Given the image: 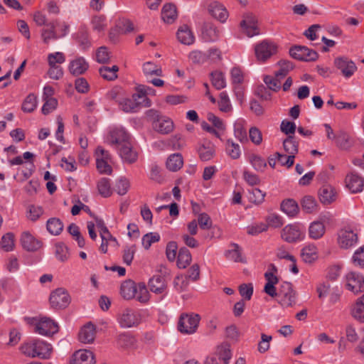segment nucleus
Returning <instances> with one entry per match:
<instances>
[{
	"mask_svg": "<svg viewBox=\"0 0 364 364\" xmlns=\"http://www.w3.org/2000/svg\"><path fill=\"white\" fill-rule=\"evenodd\" d=\"M200 316L195 313H183L180 315L177 328L184 335H191L197 331Z\"/></svg>",
	"mask_w": 364,
	"mask_h": 364,
	"instance_id": "nucleus-1",
	"label": "nucleus"
},
{
	"mask_svg": "<svg viewBox=\"0 0 364 364\" xmlns=\"http://www.w3.org/2000/svg\"><path fill=\"white\" fill-rule=\"evenodd\" d=\"M275 297L279 298V304L284 307L292 306L296 303V292L290 282H283Z\"/></svg>",
	"mask_w": 364,
	"mask_h": 364,
	"instance_id": "nucleus-2",
	"label": "nucleus"
},
{
	"mask_svg": "<svg viewBox=\"0 0 364 364\" xmlns=\"http://www.w3.org/2000/svg\"><path fill=\"white\" fill-rule=\"evenodd\" d=\"M277 52V45L267 40L262 41L255 46V56L259 62H265Z\"/></svg>",
	"mask_w": 364,
	"mask_h": 364,
	"instance_id": "nucleus-3",
	"label": "nucleus"
},
{
	"mask_svg": "<svg viewBox=\"0 0 364 364\" xmlns=\"http://www.w3.org/2000/svg\"><path fill=\"white\" fill-rule=\"evenodd\" d=\"M278 269L274 264H270L268 270L264 273V278L267 281L264 291L272 298H275L277 295V289L275 284L279 282V278L276 275Z\"/></svg>",
	"mask_w": 364,
	"mask_h": 364,
	"instance_id": "nucleus-4",
	"label": "nucleus"
},
{
	"mask_svg": "<svg viewBox=\"0 0 364 364\" xmlns=\"http://www.w3.org/2000/svg\"><path fill=\"white\" fill-rule=\"evenodd\" d=\"M358 240V233L349 227L340 230L338 233V244L342 249L347 250L352 247Z\"/></svg>",
	"mask_w": 364,
	"mask_h": 364,
	"instance_id": "nucleus-5",
	"label": "nucleus"
},
{
	"mask_svg": "<svg viewBox=\"0 0 364 364\" xmlns=\"http://www.w3.org/2000/svg\"><path fill=\"white\" fill-rule=\"evenodd\" d=\"M49 301L53 309H63L69 305L70 297L64 289L58 288L51 292Z\"/></svg>",
	"mask_w": 364,
	"mask_h": 364,
	"instance_id": "nucleus-6",
	"label": "nucleus"
},
{
	"mask_svg": "<svg viewBox=\"0 0 364 364\" xmlns=\"http://www.w3.org/2000/svg\"><path fill=\"white\" fill-rule=\"evenodd\" d=\"M345 279L347 289L355 294L364 291V277L362 274L351 271L346 274Z\"/></svg>",
	"mask_w": 364,
	"mask_h": 364,
	"instance_id": "nucleus-7",
	"label": "nucleus"
},
{
	"mask_svg": "<svg viewBox=\"0 0 364 364\" xmlns=\"http://www.w3.org/2000/svg\"><path fill=\"white\" fill-rule=\"evenodd\" d=\"M289 54L292 58L302 61H315L318 57L315 50L301 46H295L290 48Z\"/></svg>",
	"mask_w": 364,
	"mask_h": 364,
	"instance_id": "nucleus-8",
	"label": "nucleus"
},
{
	"mask_svg": "<svg viewBox=\"0 0 364 364\" xmlns=\"http://www.w3.org/2000/svg\"><path fill=\"white\" fill-rule=\"evenodd\" d=\"M58 330L59 326L58 323L47 317L41 318L35 326V332L46 336L56 333Z\"/></svg>",
	"mask_w": 364,
	"mask_h": 364,
	"instance_id": "nucleus-9",
	"label": "nucleus"
},
{
	"mask_svg": "<svg viewBox=\"0 0 364 364\" xmlns=\"http://www.w3.org/2000/svg\"><path fill=\"white\" fill-rule=\"evenodd\" d=\"M107 141L109 144L115 145L118 149L130 143L129 134L122 128L112 129L109 132Z\"/></svg>",
	"mask_w": 364,
	"mask_h": 364,
	"instance_id": "nucleus-10",
	"label": "nucleus"
},
{
	"mask_svg": "<svg viewBox=\"0 0 364 364\" xmlns=\"http://www.w3.org/2000/svg\"><path fill=\"white\" fill-rule=\"evenodd\" d=\"M334 65L346 77H351L357 70L355 63L346 57L336 58L334 60Z\"/></svg>",
	"mask_w": 364,
	"mask_h": 364,
	"instance_id": "nucleus-11",
	"label": "nucleus"
},
{
	"mask_svg": "<svg viewBox=\"0 0 364 364\" xmlns=\"http://www.w3.org/2000/svg\"><path fill=\"white\" fill-rule=\"evenodd\" d=\"M320 219L321 220L311 223L309 228V237L314 240L320 239L323 236L326 232V228L323 223L330 220V215H321Z\"/></svg>",
	"mask_w": 364,
	"mask_h": 364,
	"instance_id": "nucleus-12",
	"label": "nucleus"
},
{
	"mask_svg": "<svg viewBox=\"0 0 364 364\" xmlns=\"http://www.w3.org/2000/svg\"><path fill=\"white\" fill-rule=\"evenodd\" d=\"M199 158L203 161H210L215 153V146L210 140L203 139L197 149Z\"/></svg>",
	"mask_w": 364,
	"mask_h": 364,
	"instance_id": "nucleus-13",
	"label": "nucleus"
},
{
	"mask_svg": "<svg viewBox=\"0 0 364 364\" xmlns=\"http://www.w3.org/2000/svg\"><path fill=\"white\" fill-rule=\"evenodd\" d=\"M240 27L248 37H252L259 34L257 19L252 14H247L244 16V19L240 22Z\"/></svg>",
	"mask_w": 364,
	"mask_h": 364,
	"instance_id": "nucleus-14",
	"label": "nucleus"
},
{
	"mask_svg": "<svg viewBox=\"0 0 364 364\" xmlns=\"http://www.w3.org/2000/svg\"><path fill=\"white\" fill-rule=\"evenodd\" d=\"M70 364H95L94 354L88 350H78L73 354Z\"/></svg>",
	"mask_w": 364,
	"mask_h": 364,
	"instance_id": "nucleus-15",
	"label": "nucleus"
},
{
	"mask_svg": "<svg viewBox=\"0 0 364 364\" xmlns=\"http://www.w3.org/2000/svg\"><path fill=\"white\" fill-rule=\"evenodd\" d=\"M89 68V64L83 57H77L72 60L68 65L70 74L75 76L83 75Z\"/></svg>",
	"mask_w": 364,
	"mask_h": 364,
	"instance_id": "nucleus-16",
	"label": "nucleus"
},
{
	"mask_svg": "<svg viewBox=\"0 0 364 364\" xmlns=\"http://www.w3.org/2000/svg\"><path fill=\"white\" fill-rule=\"evenodd\" d=\"M346 187L352 193L361 192L364 187V179L358 173H351L346 177Z\"/></svg>",
	"mask_w": 364,
	"mask_h": 364,
	"instance_id": "nucleus-17",
	"label": "nucleus"
},
{
	"mask_svg": "<svg viewBox=\"0 0 364 364\" xmlns=\"http://www.w3.org/2000/svg\"><path fill=\"white\" fill-rule=\"evenodd\" d=\"M138 94H134L132 98H124L119 102L120 108L126 112H136L139 107L142 105V102L139 100Z\"/></svg>",
	"mask_w": 364,
	"mask_h": 364,
	"instance_id": "nucleus-18",
	"label": "nucleus"
},
{
	"mask_svg": "<svg viewBox=\"0 0 364 364\" xmlns=\"http://www.w3.org/2000/svg\"><path fill=\"white\" fill-rule=\"evenodd\" d=\"M23 248L28 252H34L41 248L42 243L35 238L30 232H24L21 237Z\"/></svg>",
	"mask_w": 364,
	"mask_h": 364,
	"instance_id": "nucleus-19",
	"label": "nucleus"
},
{
	"mask_svg": "<svg viewBox=\"0 0 364 364\" xmlns=\"http://www.w3.org/2000/svg\"><path fill=\"white\" fill-rule=\"evenodd\" d=\"M281 236L287 242H295L301 239V232L297 226L289 225L282 229Z\"/></svg>",
	"mask_w": 364,
	"mask_h": 364,
	"instance_id": "nucleus-20",
	"label": "nucleus"
},
{
	"mask_svg": "<svg viewBox=\"0 0 364 364\" xmlns=\"http://www.w3.org/2000/svg\"><path fill=\"white\" fill-rule=\"evenodd\" d=\"M118 321L122 327L130 328L137 325L139 319L133 310L127 309L119 316Z\"/></svg>",
	"mask_w": 364,
	"mask_h": 364,
	"instance_id": "nucleus-21",
	"label": "nucleus"
},
{
	"mask_svg": "<svg viewBox=\"0 0 364 364\" xmlns=\"http://www.w3.org/2000/svg\"><path fill=\"white\" fill-rule=\"evenodd\" d=\"M56 25H58L57 20L49 23L48 28L41 30V36L45 44H49L51 40L55 41L59 38L58 33L55 29Z\"/></svg>",
	"mask_w": 364,
	"mask_h": 364,
	"instance_id": "nucleus-22",
	"label": "nucleus"
},
{
	"mask_svg": "<svg viewBox=\"0 0 364 364\" xmlns=\"http://www.w3.org/2000/svg\"><path fill=\"white\" fill-rule=\"evenodd\" d=\"M95 325L89 322L80 329L78 334L79 340L84 343H90L95 340Z\"/></svg>",
	"mask_w": 364,
	"mask_h": 364,
	"instance_id": "nucleus-23",
	"label": "nucleus"
},
{
	"mask_svg": "<svg viewBox=\"0 0 364 364\" xmlns=\"http://www.w3.org/2000/svg\"><path fill=\"white\" fill-rule=\"evenodd\" d=\"M119 153L122 159L125 163L133 164L136 162L138 159V153L132 148L130 143L126 144L119 148Z\"/></svg>",
	"mask_w": 364,
	"mask_h": 364,
	"instance_id": "nucleus-24",
	"label": "nucleus"
},
{
	"mask_svg": "<svg viewBox=\"0 0 364 364\" xmlns=\"http://www.w3.org/2000/svg\"><path fill=\"white\" fill-rule=\"evenodd\" d=\"M213 356H215L223 364H228L232 357L230 344L228 343H223L219 345L217 347Z\"/></svg>",
	"mask_w": 364,
	"mask_h": 364,
	"instance_id": "nucleus-25",
	"label": "nucleus"
},
{
	"mask_svg": "<svg viewBox=\"0 0 364 364\" xmlns=\"http://www.w3.org/2000/svg\"><path fill=\"white\" fill-rule=\"evenodd\" d=\"M35 340V348L36 349V354L38 358H40L41 359H48L51 353L53 352V347L52 346L42 340L39 339H34Z\"/></svg>",
	"mask_w": 364,
	"mask_h": 364,
	"instance_id": "nucleus-26",
	"label": "nucleus"
},
{
	"mask_svg": "<svg viewBox=\"0 0 364 364\" xmlns=\"http://www.w3.org/2000/svg\"><path fill=\"white\" fill-rule=\"evenodd\" d=\"M320 201L323 204H330L336 200V193L331 185H323L318 191Z\"/></svg>",
	"mask_w": 364,
	"mask_h": 364,
	"instance_id": "nucleus-27",
	"label": "nucleus"
},
{
	"mask_svg": "<svg viewBox=\"0 0 364 364\" xmlns=\"http://www.w3.org/2000/svg\"><path fill=\"white\" fill-rule=\"evenodd\" d=\"M153 128L159 133L167 134L173 131V122L170 118L162 116L153 124Z\"/></svg>",
	"mask_w": 364,
	"mask_h": 364,
	"instance_id": "nucleus-28",
	"label": "nucleus"
},
{
	"mask_svg": "<svg viewBox=\"0 0 364 364\" xmlns=\"http://www.w3.org/2000/svg\"><path fill=\"white\" fill-rule=\"evenodd\" d=\"M209 13L215 18L223 23L228 17V13L226 9L218 2H213L208 6Z\"/></svg>",
	"mask_w": 364,
	"mask_h": 364,
	"instance_id": "nucleus-29",
	"label": "nucleus"
},
{
	"mask_svg": "<svg viewBox=\"0 0 364 364\" xmlns=\"http://www.w3.org/2000/svg\"><path fill=\"white\" fill-rule=\"evenodd\" d=\"M178 14L176 7L173 4H166L161 10V18L167 23H172L177 18Z\"/></svg>",
	"mask_w": 364,
	"mask_h": 364,
	"instance_id": "nucleus-30",
	"label": "nucleus"
},
{
	"mask_svg": "<svg viewBox=\"0 0 364 364\" xmlns=\"http://www.w3.org/2000/svg\"><path fill=\"white\" fill-rule=\"evenodd\" d=\"M178 41L185 45H191L195 41L194 36L187 25L181 26L176 33Z\"/></svg>",
	"mask_w": 364,
	"mask_h": 364,
	"instance_id": "nucleus-31",
	"label": "nucleus"
},
{
	"mask_svg": "<svg viewBox=\"0 0 364 364\" xmlns=\"http://www.w3.org/2000/svg\"><path fill=\"white\" fill-rule=\"evenodd\" d=\"M219 30L210 23H206L203 25L202 29V36L205 41H215L219 37Z\"/></svg>",
	"mask_w": 364,
	"mask_h": 364,
	"instance_id": "nucleus-32",
	"label": "nucleus"
},
{
	"mask_svg": "<svg viewBox=\"0 0 364 364\" xmlns=\"http://www.w3.org/2000/svg\"><path fill=\"white\" fill-rule=\"evenodd\" d=\"M136 286L135 283L129 279L126 280L121 284L120 294L125 299H131L136 295Z\"/></svg>",
	"mask_w": 364,
	"mask_h": 364,
	"instance_id": "nucleus-33",
	"label": "nucleus"
},
{
	"mask_svg": "<svg viewBox=\"0 0 364 364\" xmlns=\"http://www.w3.org/2000/svg\"><path fill=\"white\" fill-rule=\"evenodd\" d=\"M149 286L152 292L161 294L166 288V283L164 277L156 275L149 279Z\"/></svg>",
	"mask_w": 364,
	"mask_h": 364,
	"instance_id": "nucleus-34",
	"label": "nucleus"
},
{
	"mask_svg": "<svg viewBox=\"0 0 364 364\" xmlns=\"http://www.w3.org/2000/svg\"><path fill=\"white\" fill-rule=\"evenodd\" d=\"M231 249L225 252V257L235 262L245 263V259L242 256V250L240 247L236 244L232 243L230 245Z\"/></svg>",
	"mask_w": 364,
	"mask_h": 364,
	"instance_id": "nucleus-35",
	"label": "nucleus"
},
{
	"mask_svg": "<svg viewBox=\"0 0 364 364\" xmlns=\"http://www.w3.org/2000/svg\"><path fill=\"white\" fill-rule=\"evenodd\" d=\"M301 257L306 263H311L318 258V250L314 245H309L301 250Z\"/></svg>",
	"mask_w": 364,
	"mask_h": 364,
	"instance_id": "nucleus-36",
	"label": "nucleus"
},
{
	"mask_svg": "<svg viewBox=\"0 0 364 364\" xmlns=\"http://www.w3.org/2000/svg\"><path fill=\"white\" fill-rule=\"evenodd\" d=\"M166 167L171 171L180 170L183 164V156L181 154H173L169 156L166 161Z\"/></svg>",
	"mask_w": 364,
	"mask_h": 364,
	"instance_id": "nucleus-37",
	"label": "nucleus"
},
{
	"mask_svg": "<svg viewBox=\"0 0 364 364\" xmlns=\"http://www.w3.org/2000/svg\"><path fill=\"white\" fill-rule=\"evenodd\" d=\"M156 91L148 86L139 85L137 87V92L139 95V100L142 102L144 107H150L151 100L146 97V95H155Z\"/></svg>",
	"mask_w": 364,
	"mask_h": 364,
	"instance_id": "nucleus-38",
	"label": "nucleus"
},
{
	"mask_svg": "<svg viewBox=\"0 0 364 364\" xmlns=\"http://www.w3.org/2000/svg\"><path fill=\"white\" fill-rule=\"evenodd\" d=\"M352 316L361 323H364V294L357 299L351 310Z\"/></svg>",
	"mask_w": 364,
	"mask_h": 364,
	"instance_id": "nucleus-39",
	"label": "nucleus"
},
{
	"mask_svg": "<svg viewBox=\"0 0 364 364\" xmlns=\"http://www.w3.org/2000/svg\"><path fill=\"white\" fill-rule=\"evenodd\" d=\"M282 210L290 217H294L299 213V208L297 203L293 199H287L281 203Z\"/></svg>",
	"mask_w": 364,
	"mask_h": 364,
	"instance_id": "nucleus-40",
	"label": "nucleus"
},
{
	"mask_svg": "<svg viewBox=\"0 0 364 364\" xmlns=\"http://www.w3.org/2000/svg\"><path fill=\"white\" fill-rule=\"evenodd\" d=\"M283 147L288 155H295L299 151V143L294 136H289L283 141Z\"/></svg>",
	"mask_w": 364,
	"mask_h": 364,
	"instance_id": "nucleus-41",
	"label": "nucleus"
},
{
	"mask_svg": "<svg viewBox=\"0 0 364 364\" xmlns=\"http://www.w3.org/2000/svg\"><path fill=\"white\" fill-rule=\"evenodd\" d=\"M192 260V257L190 251L186 248L182 247L179 250L178 259H177V266L180 269H185L188 267Z\"/></svg>",
	"mask_w": 364,
	"mask_h": 364,
	"instance_id": "nucleus-42",
	"label": "nucleus"
},
{
	"mask_svg": "<svg viewBox=\"0 0 364 364\" xmlns=\"http://www.w3.org/2000/svg\"><path fill=\"white\" fill-rule=\"evenodd\" d=\"M46 228L51 235H58L63 230V223L59 218H51L47 221Z\"/></svg>",
	"mask_w": 364,
	"mask_h": 364,
	"instance_id": "nucleus-43",
	"label": "nucleus"
},
{
	"mask_svg": "<svg viewBox=\"0 0 364 364\" xmlns=\"http://www.w3.org/2000/svg\"><path fill=\"white\" fill-rule=\"evenodd\" d=\"M97 188L99 193L104 198H108L112 193L109 178H101L97 181Z\"/></svg>",
	"mask_w": 364,
	"mask_h": 364,
	"instance_id": "nucleus-44",
	"label": "nucleus"
},
{
	"mask_svg": "<svg viewBox=\"0 0 364 364\" xmlns=\"http://www.w3.org/2000/svg\"><path fill=\"white\" fill-rule=\"evenodd\" d=\"M91 26L94 31L103 32L107 26V21L104 15H95L91 19Z\"/></svg>",
	"mask_w": 364,
	"mask_h": 364,
	"instance_id": "nucleus-45",
	"label": "nucleus"
},
{
	"mask_svg": "<svg viewBox=\"0 0 364 364\" xmlns=\"http://www.w3.org/2000/svg\"><path fill=\"white\" fill-rule=\"evenodd\" d=\"M227 154L232 159H237L240 157L241 150L238 144L235 143L232 139H228L225 144Z\"/></svg>",
	"mask_w": 364,
	"mask_h": 364,
	"instance_id": "nucleus-46",
	"label": "nucleus"
},
{
	"mask_svg": "<svg viewBox=\"0 0 364 364\" xmlns=\"http://www.w3.org/2000/svg\"><path fill=\"white\" fill-rule=\"evenodd\" d=\"M279 69L275 73L277 77L284 78L287 74L294 68V65L291 62L287 60H281L277 63Z\"/></svg>",
	"mask_w": 364,
	"mask_h": 364,
	"instance_id": "nucleus-47",
	"label": "nucleus"
},
{
	"mask_svg": "<svg viewBox=\"0 0 364 364\" xmlns=\"http://www.w3.org/2000/svg\"><path fill=\"white\" fill-rule=\"evenodd\" d=\"M44 213L43 208L41 206L35 205H29L27 207L26 218L32 221H37Z\"/></svg>",
	"mask_w": 364,
	"mask_h": 364,
	"instance_id": "nucleus-48",
	"label": "nucleus"
},
{
	"mask_svg": "<svg viewBox=\"0 0 364 364\" xmlns=\"http://www.w3.org/2000/svg\"><path fill=\"white\" fill-rule=\"evenodd\" d=\"M1 247L5 252L14 250L15 247L14 235L12 232H7L4 235L1 240Z\"/></svg>",
	"mask_w": 364,
	"mask_h": 364,
	"instance_id": "nucleus-49",
	"label": "nucleus"
},
{
	"mask_svg": "<svg viewBox=\"0 0 364 364\" xmlns=\"http://www.w3.org/2000/svg\"><path fill=\"white\" fill-rule=\"evenodd\" d=\"M119 68L117 65H113L112 68L103 66L99 69L100 75L107 80H113L117 77V72Z\"/></svg>",
	"mask_w": 364,
	"mask_h": 364,
	"instance_id": "nucleus-50",
	"label": "nucleus"
},
{
	"mask_svg": "<svg viewBox=\"0 0 364 364\" xmlns=\"http://www.w3.org/2000/svg\"><path fill=\"white\" fill-rule=\"evenodd\" d=\"M212 85L217 89L221 90L226 86L225 78L223 73L214 71L211 73Z\"/></svg>",
	"mask_w": 364,
	"mask_h": 364,
	"instance_id": "nucleus-51",
	"label": "nucleus"
},
{
	"mask_svg": "<svg viewBox=\"0 0 364 364\" xmlns=\"http://www.w3.org/2000/svg\"><path fill=\"white\" fill-rule=\"evenodd\" d=\"M37 106V97L33 94H29L22 104V110L25 112H32Z\"/></svg>",
	"mask_w": 364,
	"mask_h": 364,
	"instance_id": "nucleus-52",
	"label": "nucleus"
},
{
	"mask_svg": "<svg viewBox=\"0 0 364 364\" xmlns=\"http://www.w3.org/2000/svg\"><path fill=\"white\" fill-rule=\"evenodd\" d=\"M35 347H36L35 346V340H32L31 341L23 343L20 347V350L25 356L36 358V349Z\"/></svg>",
	"mask_w": 364,
	"mask_h": 364,
	"instance_id": "nucleus-53",
	"label": "nucleus"
},
{
	"mask_svg": "<svg viewBox=\"0 0 364 364\" xmlns=\"http://www.w3.org/2000/svg\"><path fill=\"white\" fill-rule=\"evenodd\" d=\"M130 188V181L125 177L119 178L115 184V191L119 196L125 195Z\"/></svg>",
	"mask_w": 364,
	"mask_h": 364,
	"instance_id": "nucleus-54",
	"label": "nucleus"
},
{
	"mask_svg": "<svg viewBox=\"0 0 364 364\" xmlns=\"http://www.w3.org/2000/svg\"><path fill=\"white\" fill-rule=\"evenodd\" d=\"M143 72L146 75L162 76L161 67L152 62H146L143 65Z\"/></svg>",
	"mask_w": 364,
	"mask_h": 364,
	"instance_id": "nucleus-55",
	"label": "nucleus"
},
{
	"mask_svg": "<svg viewBox=\"0 0 364 364\" xmlns=\"http://www.w3.org/2000/svg\"><path fill=\"white\" fill-rule=\"evenodd\" d=\"M302 209L306 213H311L316 210V201L310 196H306L301 202Z\"/></svg>",
	"mask_w": 364,
	"mask_h": 364,
	"instance_id": "nucleus-56",
	"label": "nucleus"
},
{
	"mask_svg": "<svg viewBox=\"0 0 364 364\" xmlns=\"http://www.w3.org/2000/svg\"><path fill=\"white\" fill-rule=\"evenodd\" d=\"M249 161L254 168L257 171H263L267 166L265 159L255 154H252L249 157Z\"/></svg>",
	"mask_w": 364,
	"mask_h": 364,
	"instance_id": "nucleus-57",
	"label": "nucleus"
},
{
	"mask_svg": "<svg viewBox=\"0 0 364 364\" xmlns=\"http://www.w3.org/2000/svg\"><path fill=\"white\" fill-rule=\"evenodd\" d=\"M77 41L80 46L83 49H86L90 46L88 31L85 28H81L77 33Z\"/></svg>",
	"mask_w": 364,
	"mask_h": 364,
	"instance_id": "nucleus-58",
	"label": "nucleus"
},
{
	"mask_svg": "<svg viewBox=\"0 0 364 364\" xmlns=\"http://www.w3.org/2000/svg\"><path fill=\"white\" fill-rule=\"evenodd\" d=\"M136 298L141 303H146L149 299V293L144 283H139L136 286Z\"/></svg>",
	"mask_w": 364,
	"mask_h": 364,
	"instance_id": "nucleus-59",
	"label": "nucleus"
},
{
	"mask_svg": "<svg viewBox=\"0 0 364 364\" xmlns=\"http://www.w3.org/2000/svg\"><path fill=\"white\" fill-rule=\"evenodd\" d=\"M281 78L270 75H266L264 77V82L267 85L268 88L274 92H277L281 88Z\"/></svg>",
	"mask_w": 364,
	"mask_h": 364,
	"instance_id": "nucleus-60",
	"label": "nucleus"
},
{
	"mask_svg": "<svg viewBox=\"0 0 364 364\" xmlns=\"http://www.w3.org/2000/svg\"><path fill=\"white\" fill-rule=\"evenodd\" d=\"M160 240V235L157 232H149L142 237V245L146 250H149L151 245Z\"/></svg>",
	"mask_w": 364,
	"mask_h": 364,
	"instance_id": "nucleus-61",
	"label": "nucleus"
},
{
	"mask_svg": "<svg viewBox=\"0 0 364 364\" xmlns=\"http://www.w3.org/2000/svg\"><path fill=\"white\" fill-rule=\"evenodd\" d=\"M265 197V193L259 188H253L249 193V200L256 205L263 203Z\"/></svg>",
	"mask_w": 364,
	"mask_h": 364,
	"instance_id": "nucleus-62",
	"label": "nucleus"
},
{
	"mask_svg": "<svg viewBox=\"0 0 364 364\" xmlns=\"http://www.w3.org/2000/svg\"><path fill=\"white\" fill-rule=\"evenodd\" d=\"M266 222L267 223L265 224L267 225V228L269 226L274 228H279L284 224L282 217L274 213L269 214L266 218Z\"/></svg>",
	"mask_w": 364,
	"mask_h": 364,
	"instance_id": "nucleus-63",
	"label": "nucleus"
},
{
	"mask_svg": "<svg viewBox=\"0 0 364 364\" xmlns=\"http://www.w3.org/2000/svg\"><path fill=\"white\" fill-rule=\"evenodd\" d=\"M116 26L123 34L131 32L134 30L132 22L127 18H120L117 21Z\"/></svg>",
	"mask_w": 364,
	"mask_h": 364,
	"instance_id": "nucleus-64",
	"label": "nucleus"
}]
</instances>
